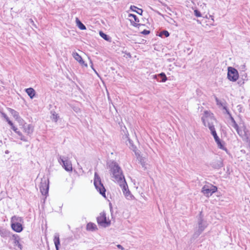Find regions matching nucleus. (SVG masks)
Listing matches in <instances>:
<instances>
[{
  "label": "nucleus",
  "instance_id": "obj_1",
  "mask_svg": "<svg viewBox=\"0 0 250 250\" xmlns=\"http://www.w3.org/2000/svg\"><path fill=\"white\" fill-rule=\"evenodd\" d=\"M109 167L112 172L114 177L116 179L118 183H122L123 179H125V176L123 174V170L118 164L113 161L109 165Z\"/></svg>",
  "mask_w": 250,
  "mask_h": 250
},
{
  "label": "nucleus",
  "instance_id": "obj_2",
  "mask_svg": "<svg viewBox=\"0 0 250 250\" xmlns=\"http://www.w3.org/2000/svg\"><path fill=\"white\" fill-rule=\"evenodd\" d=\"M10 223L11 228L15 232L20 233L23 230L24 220L22 217L14 215L11 217Z\"/></svg>",
  "mask_w": 250,
  "mask_h": 250
},
{
  "label": "nucleus",
  "instance_id": "obj_3",
  "mask_svg": "<svg viewBox=\"0 0 250 250\" xmlns=\"http://www.w3.org/2000/svg\"><path fill=\"white\" fill-rule=\"evenodd\" d=\"M94 185L99 193L103 197L106 198V189L102 182L101 177L97 172L94 173Z\"/></svg>",
  "mask_w": 250,
  "mask_h": 250
},
{
  "label": "nucleus",
  "instance_id": "obj_4",
  "mask_svg": "<svg viewBox=\"0 0 250 250\" xmlns=\"http://www.w3.org/2000/svg\"><path fill=\"white\" fill-rule=\"evenodd\" d=\"M217 191V187L209 183L204 185L201 189V192L208 198H209L213 194Z\"/></svg>",
  "mask_w": 250,
  "mask_h": 250
},
{
  "label": "nucleus",
  "instance_id": "obj_5",
  "mask_svg": "<svg viewBox=\"0 0 250 250\" xmlns=\"http://www.w3.org/2000/svg\"><path fill=\"white\" fill-rule=\"evenodd\" d=\"M100 215L96 218L98 225L103 228L109 227L111 225V220L107 219L105 212L103 211Z\"/></svg>",
  "mask_w": 250,
  "mask_h": 250
},
{
  "label": "nucleus",
  "instance_id": "obj_6",
  "mask_svg": "<svg viewBox=\"0 0 250 250\" xmlns=\"http://www.w3.org/2000/svg\"><path fill=\"white\" fill-rule=\"evenodd\" d=\"M197 218L198 224L197 230L203 232L208 225L207 221L204 220V216L203 213V211H200L199 214L197 216Z\"/></svg>",
  "mask_w": 250,
  "mask_h": 250
},
{
  "label": "nucleus",
  "instance_id": "obj_7",
  "mask_svg": "<svg viewBox=\"0 0 250 250\" xmlns=\"http://www.w3.org/2000/svg\"><path fill=\"white\" fill-rule=\"evenodd\" d=\"M49 181L48 178L43 177L41 179L40 189L42 194L47 196L48 195Z\"/></svg>",
  "mask_w": 250,
  "mask_h": 250
},
{
  "label": "nucleus",
  "instance_id": "obj_8",
  "mask_svg": "<svg viewBox=\"0 0 250 250\" xmlns=\"http://www.w3.org/2000/svg\"><path fill=\"white\" fill-rule=\"evenodd\" d=\"M58 162L66 171H72L73 168L72 164L71 162L68 160L67 158L59 156Z\"/></svg>",
  "mask_w": 250,
  "mask_h": 250
},
{
  "label": "nucleus",
  "instance_id": "obj_9",
  "mask_svg": "<svg viewBox=\"0 0 250 250\" xmlns=\"http://www.w3.org/2000/svg\"><path fill=\"white\" fill-rule=\"evenodd\" d=\"M238 70L234 67L229 66L228 67L227 78L231 82H235L239 78Z\"/></svg>",
  "mask_w": 250,
  "mask_h": 250
},
{
  "label": "nucleus",
  "instance_id": "obj_10",
  "mask_svg": "<svg viewBox=\"0 0 250 250\" xmlns=\"http://www.w3.org/2000/svg\"><path fill=\"white\" fill-rule=\"evenodd\" d=\"M120 187L122 188V190L125 196L127 199H134V196L131 193V192L128 189L127 184L125 179H123L122 183H118Z\"/></svg>",
  "mask_w": 250,
  "mask_h": 250
},
{
  "label": "nucleus",
  "instance_id": "obj_11",
  "mask_svg": "<svg viewBox=\"0 0 250 250\" xmlns=\"http://www.w3.org/2000/svg\"><path fill=\"white\" fill-rule=\"evenodd\" d=\"M10 239L13 240V245L15 247H18L20 250H22L23 249V246L21 243V239L20 236L17 234H12L11 236Z\"/></svg>",
  "mask_w": 250,
  "mask_h": 250
},
{
  "label": "nucleus",
  "instance_id": "obj_12",
  "mask_svg": "<svg viewBox=\"0 0 250 250\" xmlns=\"http://www.w3.org/2000/svg\"><path fill=\"white\" fill-rule=\"evenodd\" d=\"M128 17L132 18L133 20L129 19L131 24L135 27H139L141 26H145V24L139 23V19L137 16L133 14H129Z\"/></svg>",
  "mask_w": 250,
  "mask_h": 250
},
{
  "label": "nucleus",
  "instance_id": "obj_13",
  "mask_svg": "<svg viewBox=\"0 0 250 250\" xmlns=\"http://www.w3.org/2000/svg\"><path fill=\"white\" fill-rule=\"evenodd\" d=\"M205 118H209L211 120L216 121V119L212 113H211L210 111L205 110L204 111V115L201 117V120L205 126H207V123Z\"/></svg>",
  "mask_w": 250,
  "mask_h": 250
},
{
  "label": "nucleus",
  "instance_id": "obj_14",
  "mask_svg": "<svg viewBox=\"0 0 250 250\" xmlns=\"http://www.w3.org/2000/svg\"><path fill=\"white\" fill-rule=\"evenodd\" d=\"M209 166L215 169H219L223 167V161L221 159L213 160L210 163Z\"/></svg>",
  "mask_w": 250,
  "mask_h": 250
},
{
  "label": "nucleus",
  "instance_id": "obj_15",
  "mask_svg": "<svg viewBox=\"0 0 250 250\" xmlns=\"http://www.w3.org/2000/svg\"><path fill=\"white\" fill-rule=\"evenodd\" d=\"M153 79L160 83H165L167 80V78L164 72L155 74L152 76Z\"/></svg>",
  "mask_w": 250,
  "mask_h": 250
},
{
  "label": "nucleus",
  "instance_id": "obj_16",
  "mask_svg": "<svg viewBox=\"0 0 250 250\" xmlns=\"http://www.w3.org/2000/svg\"><path fill=\"white\" fill-rule=\"evenodd\" d=\"M12 234V232L7 229L0 227V236L1 237L3 238H11Z\"/></svg>",
  "mask_w": 250,
  "mask_h": 250
},
{
  "label": "nucleus",
  "instance_id": "obj_17",
  "mask_svg": "<svg viewBox=\"0 0 250 250\" xmlns=\"http://www.w3.org/2000/svg\"><path fill=\"white\" fill-rule=\"evenodd\" d=\"M215 143H216L217 146L220 149L224 150L227 154L229 153V151L227 149L226 147H225V142L220 139V138L217 139V140L215 141Z\"/></svg>",
  "mask_w": 250,
  "mask_h": 250
},
{
  "label": "nucleus",
  "instance_id": "obj_18",
  "mask_svg": "<svg viewBox=\"0 0 250 250\" xmlns=\"http://www.w3.org/2000/svg\"><path fill=\"white\" fill-rule=\"evenodd\" d=\"M72 56L73 58L79 62L81 65L87 67V64L85 63L82 57L76 52H73Z\"/></svg>",
  "mask_w": 250,
  "mask_h": 250
},
{
  "label": "nucleus",
  "instance_id": "obj_19",
  "mask_svg": "<svg viewBox=\"0 0 250 250\" xmlns=\"http://www.w3.org/2000/svg\"><path fill=\"white\" fill-rule=\"evenodd\" d=\"M24 131L27 133L28 135L30 136L34 131V126L32 124L25 125L24 126L22 127Z\"/></svg>",
  "mask_w": 250,
  "mask_h": 250
},
{
  "label": "nucleus",
  "instance_id": "obj_20",
  "mask_svg": "<svg viewBox=\"0 0 250 250\" xmlns=\"http://www.w3.org/2000/svg\"><path fill=\"white\" fill-rule=\"evenodd\" d=\"M53 241L56 250H59L60 246V235L59 233H55L54 236Z\"/></svg>",
  "mask_w": 250,
  "mask_h": 250
},
{
  "label": "nucleus",
  "instance_id": "obj_21",
  "mask_svg": "<svg viewBox=\"0 0 250 250\" xmlns=\"http://www.w3.org/2000/svg\"><path fill=\"white\" fill-rule=\"evenodd\" d=\"M129 134L127 133V134L124 135L123 136V139L124 140L126 139L127 141H128L129 144V148L131 150H134L136 148V146L133 144V142L132 140H131L129 137Z\"/></svg>",
  "mask_w": 250,
  "mask_h": 250
},
{
  "label": "nucleus",
  "instance_id": "obj_22",
  "mask_svg": "<svg viewBox=\"0 0 250 250\" xmlns=\"http://www.w3.org/2000/svg\"><path fill=\"white\" fill-rule=\"evenodd\" d=\"M86 229L89 231H96L98 229L95 223L89 222L86 225Z\"/></svg>",
  "mask_w": 250,
  "mask_h": 250
},
{
  "label": "nucleus",
  "instance_id": "obj_23",
  "mask_svg": "<svg viewBox=\"0 0 250 250\" xmlns=\"http://www.w3.org/2000/svg\"><path fill=\"white\" fill-rule=\"evenodd\" d=\"M25 91L31 99H33L36 96V92L32 87L25 89Z\"/></svg>",
  "mask_w": 250,
  "mask_h": 250
},
{
  "label": "nucleus",
  "instance_id": "obj_24",
  "mask_svg": "<svg viewBox=\"0 0 250 250\" xmlns=\"http://www.w3.org/2000/svg\"><path fill=\"white\" fill-rule=\"evenodd\" d=\"M129 9L132 11L136 12V13L140 15H142L144 11L142 9L138 8L137 6L135 5H131L130 6Z\"/></svg>",
  "mask_w": 250,
  "mask_h": 250
},
{
  "label": "nucleus",
  "instance_id": "obj_25",
  "mask_svg": "<svg viewBox=\"0 0 250 250\" xmlns=\"http://www.w3.org/2000/svg\"><path fill=\"white\" fill-rule=\"evenodd\" d=\"M99 35L101 38H102L103 39H104L105 41L111 42H112V39L108 35L104 33L102 31H99Z\"/></svg>",
  "mask_w": 250,
  "mask_h": 250
},
{
  "label": "nucleus",
  "instance_id": "obj_26",
  "mask_svg": "<svg viewBox=\"0 0 250 250\" xmlns=\"http://www.w3.org/2000/svg\"><path fill=\"white\" fill-rule=\"evenodd\" d=\"M76 23L77 27L81 30L86 29V26L78 18H76Z\"/></svg>",
  "mask_w": 250,
  "mask_h": 250
},
{
  "label": "nucleus",
  "instance_id": "obj_27",
  "mask_svg": "<svg viewBox=\"0 0 250 250\" xmlns=\"http://www.w3.org/2000/svg\"><path fill=\"white\" fill-rule=\"evenodd\" d=\"M7 109L9 112V113H11V114L13 116L15 120L20 116L19 112L16 110L10 107H7Z\"/></svg>",
  "mask_w": 250,
  "mask_h": 250
},
{
  "label": "nucleus",
  "instance_id": "obj_28",
  "mask_svg": "<svg viewBox=\"0 0 250 250\" xmlns=\"http://www.w3.org/2000/svg\"><path fill=\"white\" fill-rule=\"evenodd\" d=\"M156 35L162 38L164 37L167 38L169 36L170 33L168 32V31L166 30H163L162 31L160 32L159 33L158 32L156 34Z\"/></svg>",
  "mask_w": 250,
  "mask_h": 250
},
{
  "label": "nucleus",
  "instance_id": "obj_29",
  "mask_svg": "<svg viewBox=\"0 0 250 250\" xmlns=\"http://www.w3.org/2000/svg\"><path fill=\"white\" fill-rule=\"evenodd\" d=\"M202 233V232L198 230L195 231L190 239L191 243H192L195 239H197Z\"/></svg>",
  "mask_w": 250,
  "mask_h": 250
},
{
  "label": "nucleus",
  "instance_id": "obj_30",
  "mask_svg": "<svg viewBox=\"0 0 250 250\" xmlns=\"http://www.w3.org/2000/svg\"><path fill=\"white\" fill-rule=\"evenodd\" d=\"M51 120L54 121V122H57L58 119H59V116L58 114L56 113L54 111H51Z\"/></svg>",
  "mask_w": 250,
  "mask_h": 250
},
{
  "label": "nucleus",
  "instance_id": "obj_31",
  "mask_svg": "<svg viewBox=\"0 0 250 250\" xmlns=\"http://www.w3.org/2000/svg\"><path fill=\"white\" fill-rule=\"evenodd\" d=\"M17 134L20 136V139L23 142H27L28 141V139H27V138L24 136V135H23V134H22V133L19 131Z\"/></svg>",
  "mask_w": 250,
  "mask_h": 250
},
{
  "label": "nucleus",
  "instance_id": "obj_32",
  "mask_svg": "<svg viewBox=\"0 0 250 250\" xmlns=\"http://www.w3.org/2000/svg\"><path fill=\"white\" fill-rule=\"evenodd\" d=\"M16 120L19 123V125H22L23 127L26 124L25 123L24 120L20 117V116Z\"/></svg>",
  "mask_w": 250,
  "mask_h": 250
},
{
  "label": "nucleus",
  "instance_id": "obj_33",
  "mask_svg": "<svg viewBox=\"0 0 250 250\" xmlns=\"http://www.w3.org/2000/svg\"><path fill=\"white\" fill-rule=\"evenodd\" d=\"M194 15L197 18L202 17L201 12L198 9H196L194 10Z\"/></svg>",
  "mask_w": 250,
  "mask_h": 250
},
{
  "label": "nucleus",
  "instance_id": "obj_34",
  "mask_svg": "<svg viewBox=\"0 0 250 250\" xmlns=\"http://www.w3.org/2000/svg\"><path fill=\"white\" fill-rule=\"evenodd\" d=\"M27 23L35 28H37L36 24L35 23L34 21L32 19H29L27 20Z\"/></svg>",
  "mask_w": 250,
  "mask_h": 250
},
{
  "label": "nucleus",
  "instance_id": "obj_35",
  "mask_svg": "<svg viewBox=\"0 0 250 250\" xmlns=\"http://www.w3.org/2000/svg\"><path fill=\"white\" fill-rule=\"evenodd\" d=\"M229 119L230 120L231 122H232V123L233 124L232 125V126L234 127H237V125L238 124L236 123V122H235L234 118L232 116H230V117H229Z\"/></svg>",
  "mask_w": 250,
  "mask_h": 250
},
{
  "label": "nucleus",
  "instance_id": "obj_36",
  "mask_svg": "<svg viewBox=\"0 0 250 250\" xmlns=\"http://www.w3.org/2000/svg\"><path fill=\"white\" fill-rule=\"evenodd\" d=\"M217 105L223 106V103L219 100V99L214 95Z\"/></svg>",
  "mask_w": 250,
  "mask_h": 250
},
{
  "label": "nucleus",
  "instance_id": "obj_37",
  "mask_svg": "<svg viewBox=\"0 0 250 250\" xmlns=\"http://www.w3.org/2000/svg\"><path fill=\"white\" fill-rule=\"evenodd\" d=\"M89 61H90V67H91V68L94 71L95 73L98 75L99 76V74L98 73V72L96 71V70L94 68V66H93V62H92V60L90 59V58H88Z\"/></svg>",
  "mask_w": 250,
  "mask_h": 250
},
{
  "label": "nucleus",
  "instance_id": "obj_38",
  "mask_svg": "<svg viewBox=\"0 0 250 250\" xmlns=\"http://www.w3.org/2000/svg\"><path fill=\"white\" fill-rule=\"evenodd\" d=\"M140 162L142 167H144L145 169H146V162H145L144 159L141 158L140 160Z\"/></svg>",
  "mask_w": 250,
  "mask_h": 250
},
{
  "label": "nucleus",
  "instance_id": "obj_39",
  "mask_svg": "<svg viewBox=\"0 0 250 250\" xmlns=\"http://www.w3.org/2000/svg\"><path fill=\"white\" fill-rule=\"evenodd\" d=\"M150 33V30H146V29H144L143 31L141 32L140 33L142 34L145 35H147L149 34Z\"/></svg>",
  "mask_w": 250,
  "mask_h": 250
},
{
  "label": "nucleus",
  "instance_id": "obj_40",
  "mask_svg": "<svg viewBox=\"0 0 250 250\" xmlns=\"http://www.w3.org/2000/svg\"><path fill=\"white\" fill-rule=\"evenodd\" d=\"M209 130L210 131L211 134H212L213 133L216 132V130H215V128L214 127V126H209Z\"/></svg>",
  "mask_w": 250,
  "mask_h": 250
},
{
  "label": "nucleus",
  "instance_id": "obj_41",
  "mask_svg": "<svg viewBox=\"0 0 250 250\" xmlns=\"http://www.w3.org/2000/svg\"><path fill=\"white\" fill-rule=\"evenodd\" d=\"M132 150L134 152L135 154L137 157H139L140 156V150H138L137 148L135 149Z\"/></svg>",
  "mask_w": 250,
  "mask_h": 250
},
{
  "label": "nucleus",
  "instance_id": "obj_42",
  "mask_svg": "<svg viewBox=\"0 0 250 250\" xmlns=\"http://www.w3.org/2000/svg\"><path fill=\"white\" fill-rule=\"evenodd\" d=\"M234 128L236 129L237 133L240 135L241 136L242 135V131L241 130H240L239 129V126L237 125V127H234Z\"/></svg>",
  "mask_w": 250,
  "mask_h": 250
},
{
  "label": "nucleus",
  "instance_id": "obj_43",
  "mask_svg": "<svg viewBox=\"0 0 250 250\" xmlns=\"http://www.w3.org/2000/svg\"><path fill=\"white\" fill-rule=\"evenodd\" d=\"M211 135L213 136L214 141H216L217 139L220 138L219 137V136L217 135L216 131L215 132L213 133V134H212Z\"/></svg>",
  "mask_w": 250,
  "mask_h": 250
},
{
  "label": "nucleus",
  "instance_id": "obj_44",
  "mask_svg": "<svg viewBox=\"0 0 250 250\" xmlns=\"http://www.w3.org/2000/svg\"><path fill=\"white\" fill-rule=\"evenodd\" d=\"M109 206L110 211L111 212L112 218H113V208H112V204L111 203H109Z\"/></svg>",
  "mask_w": 250,
  "mask_h": 250
},
{
  "label": "nucleus",
  "instance_id": "obj_45",
  "mask_svg": "<svg viewBox=\"0 0 250 250\" xmlns=\"http://www.w3.org/2000/svg\"><path fill=\"white\" fill-rule=\"evenodd\" d=\"M122 131L124 133V135L127 134V133H128L125 126H124V128L122 129Z\"/></svg>",
  "mask_w": 250,
  "mask_h": 250
},
{
  "label": "nucleus",
  "instance_id": "obj_46",
  "mask_svg": "<svg viewBox=\"0 0 250 250\" xmlns=\"http://www.w3.org/2000/svg\"><path fill=\"white\" fill-rule=\"evenodd\" d=\"M214 126L213 123L208 121V124H207V126H208L209 128V126Z\"/></svg>",
  "mask_w": 250,
  "mask_h": 250
},
{
  "label": "nucleus",
  "instance_id": "obj_47",
  "mask_svg": "<svg viewBox=\"0 0 250 250\" xmlns=\"http://www.w3.org/2000/svg\"><path fill=\"white\" fill-rule=\"evenodd\" d=\"M0 113L2 116V117L3 118H4V119L7 117V115L3 112L1 111H0Z\"/></svg>",
  "mask_w": 250,
  "mask_h": 250
},
{
  "label": "nucleus",
  "instance_id": "obj_48",
  "mask_svg": "<svg viewBox=\"0 0 250 250\" xmlns=\"http://www.w3.org/2000/svg\"><path fill=\"white\" fill-rule=\"evenodd\" d=\"M226 104H227V103L226 102H225V103L224 104L223 103V106H223V108L224 110H225V111L228 109V108L227 107Z\"/></svg>",
  "mask_w": 250,
  "mask_h": 250
},
{
  "label": "nucleus",
  "instance_id": "obj_49",
  "mask_svg": "<svg viewBox=\"0 0 250 250\" xmlns=\"http://www.w3.org/2000/svg\"><path fill=\"white\" fill-rule=\"evenodd\" d=\"M5 120L7 122L8 124L12 123V121L9 119L8 116L5 118Z\"/></svg>",
  "mask_w": 250,
  "mask_h": 250
},
{
  "label": "nucleus",
  "instance_id": "obj_50",
  "mask_svg": "<svg viewBox=\"0 0 250 250\" xmlns=\"http://www.w3.org/2000/svg\"><path fill=\"white\" fill-rule=\"evenodd\" d=\"M226 113L229 116V117L230 116H232L229 109L226 110Z\"/></svg>",
  "mask_w": 250,
  "mask_h": 250
},
{
  "label": "nucleus",
  "instance_id": "obj_51",
  "mask_svg": "<svg viewBox=\"0 0 250 250\" xmlns=\"http://www.w3.org/2000/svg\"><path fill=\"white\" fill-rule=\"evenodd\" d=\"M117 247L119 249H121V250H124V249L122 245H120V244L117 245Z\"/></svg>",
  "mask_w": 250,
  "mask_h": 250
},
{
  "label": "nucleus",
  "instance_id": "obj_52",
  "mask_svg": "<svg viewBox=\"0 0 250 250\" xmlns=\"http://www.w3.org/2000/svg\"><path fill=\"white\" fill-rule=\"evenodd\" d=\"M12 129L16 134L19 131V130H18V129L16 126L15 127V128H13V129Z\"/></svg>",
  "mask_w": 250,
  "mask_h": 250
},
{
  "label": "nucleus",
  "instance_id": "obj_53",
  "mask_svg": "<svg viewBox=\"0 0 250 250\" xmlns=\"http://www.w3.org/2000/svg\"><path fill=\"white\" fill-rule=\"evenodd\" d=\"M10 126H11V129H13V128H15V125H14L13 122H12V123L11 124H8Z\"/></svg>",
  "mask_w": 250,
  "mask_h": 250
},
{
  "label": "nucleus",
  "instance_id": "obj_54",
  "mask_svg": "<svg viewBox=\"0 0 250 250\" xmlns=\"http://www.w3.org/2000/svg\"><path fill=\"white\" fill-rule=\"evenodd\" d=\"M10 126H11V129H13V128H15V125H14L13 122H12V123L11 124H8Z\"/></svg>",
  "mask_w": 250,
  "mask_h": 250
},
{
  "label": "nucleus",
  "instance_id": "obj_55",
  "mask_svg": "<svg viewBox=\"0 0 250 250\" xmlns=\"http://www.w3.org/2000/svg\"><path fill=\"white\" fill-rule=\"evenodd\" d=\"M125 54L127 55L128 58H131V54L129 52H127Z\"/></svg>",
  "mask_w": 250,
  "mask_h": 250
},
{
  "label": "nucleus",
  "instance_id": "obj_56",
  "mask_svg": "<svg viewBox=\"0 0 250 250\" xmlns=\"http://www.w3.org/2000/svg\"><path fill=\"white\" fill-rule=\"evenodd\" d=\"M73 110L76 111V112H78L80 110V109L78 107H75L73 108Z\"/></svg>",
  "mask_w": 250,
  "mask_h": 250
},
{
  "label": "nucleus",
  "instance_id": "obj_57",
  "mask_svg": "<svg viewBox=\"0 0 250 250\" xmlns=\"http://www.w3.org/2000/svg\"><path fill=\"white\" fill-rule=\"evenodd\" d=\"M127 52H128L126 50H125V49H124L122 51V53H124V54H126Z\"/></svg>",
  "mask_w": 250,
  "mask_h": 250
},
{
  "label": "nucleus",
  "instance_id": "obj_58",
  "mask_svg": "<svg viewBox=\"0 0 250 250\" xmlns=\"http://www.w3.org/2000/svg\"><path fill=\"white\" fill-rule=\"evenodd\" d=\"M196 92H197V94H199L198 93L201 92V91L199 89H197L196 90Z\"/></svg>",
  "mask_w": 250,
  "mask_h": 250
},
{
  "label": "nucleus",
  "instance_id": "obj_59",
  "mask_svg": "<svg viewBox=\"0 0 250 250\" xmlns=\"http://www.w3.org/2000/svg\"><path fill=\"white\" fill-rule=\"evenodd\" d=\"M5 153L6 154H8L9 153V151L8 150H6L5 151Z\"/></svg>",
  "mask_w": 250,
  "mask_h": 250
},
{
  "label": "nucleus",
  "instance_id": "obj_60",
  "mask_svg": "<svg viewBox=\"0 0 250 250\" xmlns=\"http://www.w3.org/2000/svg\"><path fill=\"white\" fill-rule=\"evenodd\" d=\"M168 61L169 62H171L172 61V60L171 59H168Z\"/></svg>",
  "mask_w": 250,
  "mask_h": 250
},
{
  "label": "nucleus",
  "instance_id": "obj_61",
  "mask_svg": "<svg viewBox=\"0 0 250 250\" xmlns=\"http://www.w3.org/2000/svg\"><path fill=\"white\" fill-rule=\"evenodd\" d=\"M197 21L198 22H199V23H201V22L200 21H199V20H197Z\"/></svg>",
  "mask_w": 250,
  "mask_h": 250
},
{
  "label": "nucleus",
  "instance_id": "obj_62",
  "mask_svg": "<svg viewBox=\"0 0 250 250\" xmlns=\"http://www.w3.org/2000/svg\"><path fill=\"white\" fill-rule=\"evenodd\" d=\"M212 17H211V18H211V19H212V20H213V18H212Z\"/></svg>",
  "mask_w": 250,
  "mask_h": 250
}]
</instances>
